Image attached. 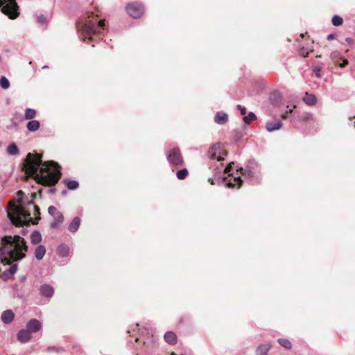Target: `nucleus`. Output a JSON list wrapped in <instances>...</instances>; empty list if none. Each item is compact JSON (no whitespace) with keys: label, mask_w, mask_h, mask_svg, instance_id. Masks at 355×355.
Wrapping results in <instances>:
<instances>
[{"label":"nucleus","mask_w":355,"mask_h":355,"mask_svg":"<svg viewBox=\"0 0 355 355\" xmlns=\"http://www.w3.org/2000/svg\"><path fill=\"white\" fill-rule=\"evenodd\" d=\"M23 169L26 173L34 175L39 183L46 186L55 184L61 176L57 163L53 161L42 162V156L31 153L24 159Z\"/></svg>","instance_id":"1"},{"label":"nucleus","mask_w":355,"mask_h":355,"mask_svg":"<svg viewBox=\"0 0 355 355\" xmlns=\"http://www.w3.org/2000/svg\"><path fill=\"white\" fill-rule=\"evenodd\" d=\"M24 195L23 191H19L17 193L18 197L19 205H15L13 202H10L8 205L7 210V216L12 224L15 226H21L23 225H29L31 223L34 224L36 222L33 221V218L31 217V212L30 208H32L35 216L37 220H40V209L37 206L35 205L31 201L28 202L26 205L22 200Z\"/></svg>","instance_id":"2"},{"label":"nucleus","mask_w":355,"mask_h":355,"mask_svg":"<svg viewBox=\"0 0 355 355\" xmlns=\"http://www.w3.org/2000/svg\"><path fill=\"white\" fill-rule=\"evenodd\" d=\"M27 250L26 242L20 236H5L0 243L1 261L5 265L21 260L26 257Z\"/></svg>","instance_id":"3"},{"label":"nucleus","mask_w":355,"mask_h":355,"mask_svg":"<svg viewBox=\"0 0 355 355\" xmlns=\"http://www.w3.org/2000/svg\"><path fill=\"white\" fill-rule=\"evenodd\" d=\"M237 171L251 182L258 180L261 175L260 166L253 159L248 161L244 167H241Z\"/></svg>","instance_id":"4"},{"label":"nucleus","mask_w":355,"mask_h":355,"mask_svg":"<svg viewBox=\"0 0 355 355\" xmlns=\"http://www.w3.org/2000/svg\"><path fill=\"white\" fill-rule=\"evenodd\" d=\"M104 26V20H100L98 24H96L93 21H88L86 23L79 22L78 28L81 29L82 33L85 37H87L100 33L99 29L103 28Z\"/></svg>","instance_id":"5"},{"label":"nucleus","mask_w":355,"mask_h":355,"mask_svg":"<svg viewBox=\"0 0 355 355\" xmlns=\"http://www.w3.org/2000/svg\"><path fill=\"white\" fill-rule=\"evenodd\" d=\"M0 8L2 12L10 19H15L19 15L15 0H0Z\"/></svg>","instance_id":"6"},{"label":"nucleus","mask_w":355,"mask_h":355,"mask_svg":"<svg viewBox=\"0 0 355 355\" xmlns=\"http://www.w3.org/2000/svg\"><path fill=\"white\" fill-rule=\"evenodd\" d=\"M167 160L173 165H181L183 164V157L180 150L178 148L171 149L166 154Z\"/></svg>","instance_id":"7"},{"label":"nucleus","mask_w":355,"mask_h":355,"mask_svg":"<svg viewBox=\"0 0 355 355\" xmlns=\"http://www.w3.org/2000/svg\"><path fill=\"white\" fill-rule=\"evenodd\" d=\"M224 155L222 144L220 143L212 145L208 151V157L210 159H216L220 162L223 159V155Z\"/></svg>","instance_id":"8"},{"label":"nucleus","mask_w":355,"mask_h":355,"mask_svg":"<svg viewBox=\"0 0 355 355\" xmlns=\"http://www.w3.org/2000/svg\"><path fill=\"white\" fill-rule=\"evenodd\" d=\"M126 11L130 17L133 18H139L143 15L144 9L141 4L132 3L127 5Z\"/></svg>","instance_id":"9"},{"label":"nucleus","mask_w":355,"mask_h":355,"mask_svg":"<svg viewBox=\"0 0 355 355\" xmlns=\"http://www.w3.org/2000/svg\"><path fill=\"white\" fill-rule=\"evenodd\" d=\"M42 327V322L36 319H31L29 321L27 322L26 325V329L31 333H36L39 331Z\"/></svg>","instance_id":"10"},{"label":"nucleus","mask_w":355,"mask_h":355,"mask_svg":"<svg viewBox=\"0 0 355 355\" xmlns=\"http://www.w3.org/2000/svg\"><path fill=\"white\" fill-rule=\"evenodd\" d=\"M40 294L41 296L50 299L54 295V288L53 286L48 284H43L39 288Z\"/></svg>","instance_id":"11"},{"label":"nucleus","mask_w":355,"mask_h":355,"mask_svg":"<svg viewBox=\"0 0 355 355\" xmlns=\"http://www.w3.org/2000/svg\"><path fill=\"white\" fill-rule=\"evenodd\" d=\"M225 185L229 188H239L242 184V180L241 177L237 176L234 178H231L230 179L225 178L224 180Z\"/></svg>","instance_id":"12"},{"label":"nucleus","mask_w":355,"mask_h":355,"mask_svg":"<svg viewBox=\"0 0 355 355\" xmlns=\"http://www.w3.org/2000/svg\"><path fill=\"white\" fill-rule=\"evenodd\" d=\"M282 126V123L279 119H274L268 121L266 123V128L268 132H273L280 129Z\"/></svg>","instance_id":"13"},{"label":"nucleus","mask_w":355,"mask_h":355,"mask_svg":"<svg viewBox=\"0 0 355 355\" xmlns=\"http://www.w3.org/2000/svg\"><path fill=\"white\" fill-rule=\"evenodd\" d=\"M15 318V313L11 309H8L2 312L1 319L4 324H10Z\"/></svg>","instance_id":"14"},{"label":"nucleus","mask_w":355,"mask_h":355,"mask_svg":"<svg viewBox=\"0 0 355 355\" xmlns=\"http://www.w3.org/2000/svg\"><path fill=\"white\" fill-rule=\"evenodd\" d=\"M17 339L22 343H27L31 338V334L26 329H20L17 334Z\"/></svg>","instance_id":"15"},{"label":"nucleus","mask_w":355,"mask_h":355,"mask_svg":"<svg viewBox=\"0 0 355 355\" xmlns=\"http://www.w3.org/2000/svg\"><path fill=\"white\" fill-rule=\"evenodd\" d=\"M228 115L227 113L223 112H218L214 116V122L223 125L226 123L227 121Z\"/></svg>","instance_id":"16"},{"label":"nucleus","mask_w":355,"mask_h":355,"mask_svg":"<svg viewBox=\"0 0 355 355\" xmlns=\"http://www.w3.org/2000/svg\"><path fill=\"white\" fill-rule=\"evenodd\" d=\"M52 217L53 218V221L51 224V227L52 228H55L58 225L62 223L64 221V216L59 211L54 213V215Z\"/></svg>","instance_id":"17"},{"label":"nucleus","mask_w":355,"mask_h":355,"mask_svg":"<svg viewBox=\"0 0 355 355\" xmlns=\"http://www.w3.org/2000/svg\"><path fill=\"white\" fill-rule=\"evenodd\" d=\"M80 218L78 216L73 218L68 226V230L71 233H75L78 231L80 225Z\"/></svg>","instance_id":"18"},{"label":"nucleus","mask_w":355,"mask_h":355,"mask_svg":"<svg viewBox=\"0 0 355 355\" xmlns=\"http://www.w3.org/2000/svg\"><path fill=\"white\" fill-rule=\"evenodd\" d=\"M164 340L170 344L174 345L177 343V336L176 334L173 331H166L164 336Z\"/></svg>","instance_id":"19"},{"label":"nucleus","mask_w":355,"mask_h":355,"mask_svg":"<svg viewBox=\"0 0 355 355\" xmlns=\"http://www.w3.org/2000/svg\"><path fill=\"white\" fill-rule=\"evenodd\" d=\"M46 254V248L43 245H39L35 250V257L37 260H42Z\"/></svg>","instance_id":"20"},{"label":"nucleus","mask_w":355,"mask_h":355,"mask_svg":"<svg viewBox=\"0 0 355 355\" xmlns=\"http://www.w3.org/2000/svg\"><path fill=\"white\" fill-rule=\"evenodd\" d=\"M69 253V248L65 244H61L58 247L57 254L59 257H67Z\"/></svg>","instance_id":"21"},{"label":"nucleus","mask_w":355,"mask_h":355,"mask_svg":"<svg viewBox=\"0 0 355 355\" xmlns=\"http://www.w3.org/2000/svg\"><path fill=\"white\" fill-rule=\"evenodd\" d=\"M270 349V345L268 344L260 345L256 349V355H268Z\"/></svg>","instance_id":"22"},{"label":"nucleus","mask_w":355,"mask_h":355,"mask_svg":"<svg viewBox=\"0 0 355 355\" xmlns=\"http://www.w3.org/2000/svg\"><path fill=\"white\" fill-rule=\"evenodd\" d=\"M303 101L308 105H314L316 103V97L312 94L306 92Z\"/></svg>","instance_id":"23"},{"label":"nucleus","mask_w":355,"mask_h":355,"mask_svg":"<svg viewBox=\"0 0 355 355\" xmlns=\"http://www.w3.org/2000/svg\"><path fill=\"white\" fill-rule=\"evenodd\" d=\"M17 270V264L14 263L10 266V268L3 272V277L5 279L10 278L12 275L16 273Z\"/></svg>","instance_id":"24"},{"label":"nucleus","mask_w":355,"mask_h":355,"mask_svg":"<svg viewBox=\"0 0 355 355\" xmlns=\"http://www.w3.org/2000/svg\"><path fill=\"white\" fill-rule=\"evenodd\" d=\"M27 129L31 132H35L39 130L40 127V123L37 120H31L27 123Z\"/></svg>","instance_id":"25"},{"label":"nucleus","mask_w":355,"mask_h":355,"mask_svg":"<svg viewBox=\"0 0 355 355\" xmlns=\"http://www.w3.org/2000/svg\"><path fill=\"white\" fill-rule=\"evenodd\" d=\"M7 153L10 155H17L19 154L18 148L15 143L10 144L7 147Z\"/></svg>","instance_id":"26"},{"label":"nucleus","mask_w":355,"mask_h":355,"mask_svg":"<svg viewBox=\"0 0 355 355\" xmlns=\"http://www.w3.org/2000/svg\"><path fill=\"white\" fill-rule=\"evenodd\" d=\"M31 242L33 244L39 243L42 240V235L40 232L34 231L31 235Z\"/></svg>","instance_id":"27"},{"label":"nucleus","mask_w":355,"mask_h":355,"mask_svg":"<svg viewBox=\"0 0 355 355\" xmlns=\"http://www.w3.org/2000/svg\"><path fill=\"white\" fill-rule=\"evenodd\" d=\"M36 110L32 108H26L24 113V118L26 119H33L36 116Z\"/></svg>","instance_id":"28"},{"label":"nucleus","mask_w":355,"mask_h":355,"mask_svg":"<svg viewBox=\"0 0 355 355\" xmlns=\"http://www.w3.org/2000/svg\"><path fill=\"white\" fill-rule=\"evenodd\" d=\"M278 343L287 349H290L292 347V344L288 339L279 338L278 339Z\"/></svg>","instance_id":"29"},{"label":"nucleus","mask_w":355,"mask_h":355,"mask_svg":"<svg viewBox=\"0 0 355 355\" xmlns=\"http://www.w3.org/2000/svg\"><path fill=\"white\" fill-rule=\"evenodd\" d=\"M256 119H257L256 114L252 112H250L248 114V115H246L243 117V121L246 124H249L251 121L256 120Z\"/></svg>","instance_id":"30"},{"label":"nucleus","mask_w":355,"mask_h":355,"mask_svg":"<svg viewBox=\"0 0 355 355\" xmlns=\"http://www.w3.org/2000/svg\"><path fill=\"white\" fill-rule=\"evenodd\" d=\"M331 23L335 26H339L343 24V19L338 15H334L331 19Z\"/></svg>","instance_id":"31"},{"label":"nucleus","mask_w":355,"mask_h":355,"mask_svg":"<svg viewBox=\"0 0 355 355\" xmlns=\"http://www.w3.org/2000/svg\"><path fill=\"white\" fill-rule=\"evenodd\" d=\"M67 187L69 190H73L78 187L79 183L76 180H67L66 182Z\"/></svg>","instance_id":"32"},{"label":"nucleus","mask_w":355,"mask_h":355,"mask_svg":"<svg viewBox=\"0 0 355 355\" xmlns=\"http://www.w3.org/2000/svg\"><path fill=\"white\" fill-rule=\"evenodd\" d=\"M0 86L3 89H7L9 88V87H10V82H9L8 79L6 77L2 76L0 78Z\"/></svg>","instance_id":"33"},{"label":"nucleus","mask_w":355,"mask_h":355,"mask_svg":"<svg viewBox=\"0 0 355 355\" xmlns=\"http://www.w3.org/2000/svg\"><path fill=\"white\" fill-rule=\"evenodd\" d=\"M187 175H188V171L187 168L180 169L176 173L177 178L179 180H184L187 177Z\"/></svg>","instance_id":"34"},{"label":"nucleus","mask_w":355,"mask_h":355,"mask_svg":"<svg viewBox=\"0 0 355 355\" xmlns=\"http://www.w3.org/2000/svg\"><path fill=\"white\" fill-rule=\"evenodd\" d=\"M279 95L277 93H273L270 96V100L272 102V103L275 104L277 103L279 101Z\"/></svg>","instance_id":"35"},{"label":"nucleus","mask_w":355,"mask_h":355,"mask_svg":"<svg viewBox=\"0 0 355 355\" xmlns=\"http://www.w3.org/2000/svg\"><path fill=\"white\" fill-rule=\"evenodd\" d=\"M58 210L54 206H50L48 208V212L51 216H53L54 215V213L58 212Z\"/></svg>","instance_id":"36"},{"label":"nucleus","mask_w":355,"mask_h":355,"mask_svg":"<svg viewBox=\"0 0 355 355\" xmlns=\"http://www.w3.org/2000/svg\"><path fill=\"white\" fill-rule=\"evenodd\" d=\"M237 108L240 110L241 115H245L246 114V109L245 107L238 105Z\"/></svg>","instance_id":"37"},{"label":"nucleus","mask_w":355,"mask_h":355,"mask_svg":"<svg viewBox=\"0 0 355 355\" xmlns=\"http://www.w3.org/2000/svg\"><path fill=\"white\" fill-rule=\"evenodd\" d=\"M234 162H231L229 165H227V166L225 168V169H224V173H228L230 171V170H231V168H232V165H234Z\"/></svg>","instance_id":"38"},{"label":"nucleus","mask_w":355,"mask_h":355,"mask_svg":"<svg viewBox=\"0 0 355 355\" xmlns=\"http://www.w3.org/2000/svg\"><path fill=\"white\" fill-rule=\"evenodd\" d=\"M37 21L40 24H44V23L46 22V18L44 16H42V15L38 16L37 17Z\"/></svg>","instance_id":"39"},{"label":"nucleus","mask_w":355,"mask_h":355,"mask_svg":"<svg viewBox=\"0 0 355 355\" xmlns=\"http://www.w3.org/2000/svg\"><path fill=\"white\" fill-rule=\"evenodd\" d=\"M292 112H293V110H292V109H290L289 110L286 111L285 113L282 114L281 115V117H282V119H286V118L287 117V116H288V113H291Z\"/></svg>","instance_id":"40"},{"label":"nucleus","mask_w":355,"mask_h":355,"mask_svg":"<svg viewBox=\"0 0 355 355\" xmlns=\"http://www.w3.org/2000/svg\"><path fill=\"white\" fill-rule=\"evenodd\" d=\"M348 64V60L345 59L343 60V62L341 64H340V67L343 68L345 67V66H347Z\"/></svg>","instance_id":"41"},{"label":"nucleus","mask_w":355,"mask_h":355,"mask_svg":"<svg viewBox=\"0 0 355 355\" xmlns=\"http://www.w3.org/2000/svg\"><path fill=\"white\" fill-rule=\"evenodd\" d=\"M336 37V35L335 34H329L328 36H327V40H331L333 39H334Z\"/></svg>","instance_id":"42"},{"label":"nucleus","mask_w":355,"mask_h":355,"mask_svg":"<svg viewBox=\"0 0 355 355\" xmlns=\"http://www.w3.org/2000/svg\"><path fill=\"white\" fill-rule=\"evenodd\" d=\"M345 41L348 43H350L351 41H352V39L351 38H346Z\"/></svg>","instance_id":"43"},{"label":"nucleus","mask_w":355,"mask_h":355,"mask_svg":"<svg viewBox=\"0 0 355 355\" xmlns=\"http://www.w3.org/2000/svg\"><path fill=\"white\" fill-rule=\"evenodd\" d=\"M335 55H336V53H335V52H334V53H332L331 54V58H334Z\"/></svg>","instance_id":"44"},{"label":"nucleus","mask_w":355,"mask_h":355,"mask_svg":"<svg viewBox=\"0 0 355 355\" xmlns=\"http://www.w3.org/2000/svg\"><path fill=\"white\" fill-rule=\"evenodd\" d=\"M46 68H48V66H46V65H44L42 67V69H46Z\"/></svg>","instance_id":"45"},{"label":"nucleus","mask_w":355,"mask_h":355,"mask_svg":"<svg viewBox=\"0 0 355 355\" xmlns=\"http://www.w3.org/2000/svg\"><path fill=\"white\" fill-rule=\"evenodd\" d=\"M209 181L211 182V184H214V182L212 180H209Z\"/></svg>","instance_id":"46"},{"label":"nucleus","mask_w":355,"mask_h":355,"mask_svg":"<svg viewBox=\"0 0 355 355\" xmlns=\"http://www.w3.org/2000/svg\"><path fill=\"white\" fill-rule=\"evenodd\" d=\"M171 355H177V354H175V353H171Z\"/></svg>","instance_id":"47"},{"label":"nucleus","mask_w":355,"mask_h":355,"mask_svg":"<svg viewBox=\"0 0 355 355\" xmlns=\"http://www.w3.org/2000/svg\"><path fill=\"white\" fill-rule=\"evenodd\" d=\"M354 123H355V121H354Z\"/></svg>","instance_id":"48"}]
</instances>
